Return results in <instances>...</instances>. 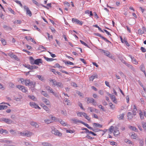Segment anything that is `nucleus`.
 I'll return each mask as SVG.
<instances>
[{
	"mask_svg": "<svg viewBox=\"0 0 146 146\" xmlns=\"http://www.w3.org/2000/svg\"><path fill=\"white\" fill-rule=\"evenodd\" d=\"M30 62L32 64H34L35 60L33 57L30 56Z\"/></svg>",
	"mask_w": 146,
	"mask_h": 146,
	"instance_id": "obj_37",
	"label": "nucleus"
},
{
	"mask_svg": "<svg viewBox=\"0 0 146 146\" xmlns=\"http://www.w3.org/2000/svg\"><path fill=\"white\" fill-rule=\"evenodd\" d=\"M20 80L22 84H25L26 86H33L34 87L36 84L35 82L31 81L30 80L28 79H24L23 78H21Z\"/></svg>",
	"mask_w": 146,
	"mask_h": 146,
	"instance_id": "obj_1",
	"label": "nucleus"
},
{
	"mask_svg": "<svg viewBox=\"0 0 146 146\" xmlns=\"http://www.w3.org/2000/svg\"><path fill=\"white\" fill-rule=\"evenodd\" d=\"M142 124L143 125V128L144 129L146 130V123L144 122H142Z\"/></svg>",
	"mask_w": 146,
	"mask_h": 146,
	"instance_id": "obj_48",
	"label": "nucleus"
},
{
	"mask_svg": "<svg viewBox=\"0 0 146 146\" xmlns=\"http://www.w3.org/2000/svg\"><path fill=\"white\" fill-rule=\"evenodd\" d=\"M42 101L46 105H48L50 104V101L48 99L43 97L42 98Z\"/></svg>",
	"mask_w": 146,
	"mask_h": 146,
	"instance_id": "obj_16",
	"label": "nucleus"
},
{
	"mask_svg": "<svg viewBox=\"0 0 146 146\" xmlns=\"http://www.w3.org/2000/svg\"><path fill=\"white\" fill-rule=\"evenodd\" d=\"M83 112H78L77 113V115L78 116L80 117H81L82 115Z\"/></svg>",
	"mask_w": 146,
	"mask_h": 146,
	"instance_id": "obj_61",
	"label": "nucleus"
},
{
	"mask_svg": "<svg viewBox=\"0 0 146 146\" xmlns=\"http://www.w3.org/2000/svg\"><path fill=\"white\" fill-rule=\"evenodd\" d=\"M64 63L66 64H69L70 65H74V63H73L69 61L65 62Z\"/></svg>",
	"mask_w": 146,
	"mask_h": 146,
	"instance_id": "obj_55",
	"label": "nucleus"
},
{
	"mask_svg": "<svg viewBox=\"0 0 146 146\" xmlns=\"http://www.w3.org/2000/svg\"><path fill=\"white\" fill-rule=\"evenodd\" d=\"M134 108H133V115H136V113H135V111H136L137 110L136 108V107L134 105Z\"/></svg>",
	"mask_w": 146,
	"mask_h": 146,
	"instance_id": "obj_47",
	"label": "nucleus"
},
{
	"mask_svg": "<svg viewBox=\"0 0 146 146\" xmlns=\"http://www.w3.org/2000/svg\"><path fill=\"white\" fill-rule=\"evenodd\" d=\"M86 137L88 139H94V137H90V136H89L88 135H88H87L86 136Z\"/></svg>",
	"mask_w": 146,
	"mask_h": 146,
	"instance_id": "obj_60",
	"label": "nucleus"
},
{
	"mask_svg": "<svg viewBox=\"0 0 146 146\" xmlns=\"http://www.w3.org/2000/svg\"><path fill=\"white\" fill-rule=\"evenodd\" d=\"M88 109L90 110V111L92 112L96 111L97 110L96 109H92L91 107L89 108H88Z\"/></svg>",
	"mask_w": 146,
	"mask_h": 146,
	"instance_id": "obj_49",
	"label": "nucleus"
},
{
	"mask_svg": "<svg viewBox=\"0 0 146 146\" xmlns=\"http://www.w3.org/2000/svg\"><path fill=\"white\" fill-rule=\"evenodd\" d=\"M22 98V97L21 96H19V98H17L16 97H15V100L17 101H20Z\"/></svg>",
	"mask_w": 146,
	"mask_h": 146,
	"instance_id": "obj_45",
	"label": "nucleus"
},
{
	"mask_svg": "<svg viewBox=\"0 0 146 146\" xmlns=\"http://www.w3.org/2000/svg\"><path fill=\"white\" fill-rule=\"evenodd\" d=\"M140 68L141 70L143 72H145V70H144V65H142L140 66Z\"/></svg>",
	"mask_w": 146,
	"mask_h": 146,
	"instance_id": "obj_53",
	"label": "nucleus"
},
{
	"mask_svg": "<svg viewBox=\"0 0 146 146\" xmlns=\"http://www.w3.org/2000/svg\"><path fill=\"white\" fill-rule=\"evenodd\" d=\"M16 87L23 92H26L27 91V90L24 86L19 85L16 86Z\"/></svg>",
	"mask_w": 146,
	"mask_h": 146,
	"instance_id": "obj_5",
	"label": "nucleus"
},
{
	"mask_svg": "<svg viewBox=\"0 0 146 146\" xmlns=\"http://www.w3.org/2000/svg\"><path fill=\"white\" fill-rule=\"evenodd\" d=\"M52 129V133L54 134L55 135H57L59 136H61L62 135L61 133L59 132L56 129H55L54 127H51Z\"/></svg>",
	"mask_w": 146,
	"mask_h": 146,
	"instance_id": "obj_2",
	"label": "nucleus"
},
{
	"mask_svg": "<svg viewBox=\"0 0 146 146\" xmlns=\"http://www.w3.org/2000/svg\"><path fill=\"white\" fill-rule=\"evenodd\" d=\"M10 131L11 133L14 135H16V132L15 131L13 130L12 129L10 130Z\"/></svg>",
	"mask_w": 146,
	"mask_h": 146,
	"instance_id": "obj_42",
	"label": "nucleus"
},
{
	"mask_svg": "<svg viewBox=\"0 0 146 146\" xmlns=\"http://www.w3.org/2000/svg\"><path fill=\"white\" fill-rule=\"evenodd\" d=\"M8 108V106L6 105H0V110L6 109Z\"/></svg>",
	"mask_w": 146,
	"mask_h": 146,
	"instance_id": "obj_26",
	"label": "nucleus"
},
{
	"mask_svg": "<svg viewBox=\"0 0 146 146\" xmlns=\"http://www.w3.org/2000/svg\"><path fill=\"white\" fill-rule=\"evenodd\" d=\"M41 145L43 146H51L52 144L48 142H42L41 143Z\"/></svg>",
	"mask_w": 146,
	"mask_h": 146,
	"instance_id": "obj_24",
	"label": "nucleus"
},
{
	"mask_svg": "<svg viewBox=\"0 0 146 146\" xmlns=\"http://www.w3.org/2000/svg\"><path fill=\"white\" fill-rule=\"evenodd\" d=\"M110 98H111L112 100L114 102H116V98H115V96L113 95H112L111 96V97Z\"/></svg>",
	"mask_w": 146,
	"mask_h": 146,
	"instance_id": "obj_41",
	"label": "nucleus"
},
{
	"mask_svg": "<svg viewBox=\"0 0 146 146\" xmlns=\"http://www.w3.org/2000/svg\"><path fill=\"white\" fill-rule=\"evenodd\" d=\"M119 133L120 132L119 131V129L116 127H115L113 133L114 135L115 136L117 135H119Z\"/></svg>",
	"mask_w": 146,
	"mask_h": 146,
	"instance_id": "obj_11",
	"label": "nucleus"
},
{
	"mask_svg": "<svg viewBox=\"0 0 146 146\" xmlns=\"http://www.w3.org/2000/svg\"><path fill=\"white\" fill-rule=\"evenodd\" d=\"M98 78V75L96 74H93L89 78V80L90 81H93L94 79L95 78Z\"/></svg>",
	"mask_w": 146,
	"mask_h": 146,
	"instance_id": "obj_13",
	"label": "nucleus"
},
{
	"mask_svg": "<svg viewBox=\"0 0 146 146\" xmlns=\"http://www.w3.org/2000/svg\"><path fill=\"white\" fill-rule=\"evenodd\" d=\"M41 94H42V95L43 96H45V97H46L47 98H49V96L47 94V93L43 91H41Z\"/></svg>",
	"mask_w": 146,
	"mask_h": 146,
	"instance_id": "obj_22",
	"label": "nucleus"
},
{
	"mask_svg": "<svg viewBox=\"0 0 146 146\" xmlns=\"http://www.w3.org/2000/svg\"><path fill=\"white\" fill-rule=\"evenodd\" d=\"M43 109L46 111H48L49 110V109L46 106L44 105L42 106Z\"/></svg>",
	"mask_w": 146,
	"mask_h": 146,
	"instance_id": "obj_58",
	"label": "nucleus"
},
{
	"mask_svg": "<svg viewBox=\"0 0 146 146\" xmlns=\"http://www.w3.org/2000/svg\"><path fill=\"white\" fill-rule=\"evenodd\" d=\"M30 124L32 126L35 127H38L39 126V125L37 123L34 121L31 122Z\"/></svg>",
	"mask_w": 146,
	"mask_h": 146,
	"instance_id": "obj_19",
	"label": "nucleus"
},
{
	"mask_svg": "<svg viewBox=\"0 0 146 146\" xmlns=\"http://www.w3.org/2000/svg\"><path fill=\"white\" fill-rule=\"evenodd\" d=\"M124 141L125 143H126L128 144H131L132 145L133 144L132 142H131V141H130V140H128L127 139H125L124 140Z\"/></svg>",
	"mask_w": 146,
	"mask_h": 146,
	"instance_id": "obj_31",
	"label": "nucleus"
},
{
	"mask_svg": "<svg viewBox=\"0 0 146 146\" xmlns=\"http://www.w3.org/2000/svg\"><path fill=\"white\" fill-rule=\"evenodd\" d=\"M36 76L39 80L42 81H43L44 80L43 77L41 76L37 75Z\"/></svg>",
	"mask_w": 146,
	"mask_h": 146,
	"instance_id": "obj_40",
	"label": "nucleus"
},
{
	"mask_svg": "<svg viewBox=\"0 0 146 146\" xmlns=\"http://www.w3.org/2000/svg\"><path fill=\"white\" fill-rule=\"evenodd\" d=\"M32 2L35 4L37 6L39 7L41 5V4L39 3L37 1L35 0H33L32 1Z\"/></svg>",
	"mask_w": 146,
	"mask_h": 146,
	"instance_id": "obj_32",
	"label": "nucleus"
},
{
	"mask_svg": "<svg viewBox=\"0 0 146 146\" xmlns=\"http://www.w3.org/2000/svg\"><path fill=\"white\" fill-rule=\"evenodd\" d=\"M127 117L128 119H131L133 117L132 113L129 112H128L127 114Z\"/></svg>",
	"mask_w": 146,
	"mask_h": 146,
	"instance_id": "obj_23",
	"label": "nucleus"
},
{
	"mask_svg": "<svg viewBox=\"0 0 146 146\" xmlns=\"http://www.w3.org/2000/svg\"><path fill=\"white\" fill-rule=\"evenodd\" d=\"M81 123L84 124V125H85L86 127H87L88 128V127H90L88 125V124L84 122H83L82 121V122H81Z\"/></svg>",
	"mask_w": 146,
	"mask_h": 146,
	"instance_id": "obj_63",
	"label": "nucleus"
},
{
	"mask_svg": "<svg viewBox=\"0 0 146 146\" xmlns=\"http://www.w3.org/2000/svg\"><path fill=\"white\" fill-rule=\"evenodd\" d=\"M101 52H104L105 54L109 58L113 59V57L112 56V55L110 53V52L108 51L101 50Z\"/></svg>",
	"mask_w": 146,
	"mask_h": 146,
	"instance_id": "obj_4",
	"label": "nucleus"
},
{
	"mask_svg": "<svg viewBox=\"0 0 146 146\" xmlns=\"http://www.w3.org/2000/svg\"><path fill=\"white\" fill-rule=\"evenodd\" d=\"M140 146H143L144 144L143 139H139Z\"/></svg>",
	"mask_w": 146,
	"mask_h": 146,
	"instance_id": "obj_36",
	"label": "nucleus"
},
{
	"mask_svg": "<svg viewBox=\"0 0 146 146\" xmlns=\"http://www.w3.org/2000/svg\"><path fill=\"white\" fill-rule=\"evenodd\" d=\"M94 35L96 36H98L102 38V36L99 33H95Z\"/></svg>",
	"mask_w": 146,
	"mask_h": 146,
	"instance_id": "obj_62",
	"label": "nucleus"
},
{
	"mask_svg": "<svg viewBox=\"0 0 146 146\" xmlns=\"http://www.w3.org/2000/svg\"><path fill=\"white\" fill-rule=\"evenodd\" d=\"M125 64L129 68L131 69L133 71H135V68L133 67V66L131 65H130V64H129L127 63H125Z\"/></svg>",
	"mask_w": 146,
	"mask_h": 146,
	"instance_id": "obj_17",
	"label": "nucleus"
},
{
	"mask_svg": "<svg viewBox=\"0 0 146 146\" xmlns=\"http://www.w3.org/2000/svg\"><path fill=\"white\" fill-rule=\"evenodd\" d=\"M50 82H52V85L55 86L56 85V84L57 82L56 81V80L54 79H51L50 80Z\"/></svg>",
	"mask_w": 146,
	"mask_h": 146,
	"instance_id": "obj_29",
	"label": "nucleus"
},
{
	"mask_svg": "<svg viewBox=\"0 0 146 146\" xmlns=\"http://www.w3.org/2000/svg\"><path fill=\"white\" fill-rule=\"evenodd\" d=\"M0 40L1 41L3 45H6V42L5 40L3 38H0Z\"/></svg>",
	"mask_w": 146,
	"mask_h": 146,
	"instance_id": "obj_39",
	"label": "nucleus"
},
{
	"mask_svg": "<svg viewBox=\"0 0 146 146\" xmlns=\"http://www.w3.org/2000/svg\"><path fill=\"white\" fill-rule=\"evenodd\" d=\"M93 125L94 127H102V125L98 123H93Z\"/></svg>",
	"mask_w": 146,
	"mask_h": 146,
	"instance_id": "obj_21",
	"label": "nucleus"
},
{
	"mask_svg": "<svg viewBox=\"0 0 146 146\" xmlns=\"http://www.w3.org/2000/svg\"><path fill=\"white\" fill-rule=\"evenodd\" d=\"M61 124L63 126H65L66 125V123H65L62 120L60 121Z\"/></svg>",
	"mask_w": 146,
	"mask_h": 146,
	"instance_id": "obj_59",
	"label": "nucleus"
},
{
	"mask_svg": "<svg viewBox=\"0 0 146 146\" xmlns=\"http://www.w3.org/2000/svg\"><path fill=\"white\" fill-rule=\"evenodd\" d=\"M25 38L27 40H31L32 42H33L35 44H36V42H35V41L33 40V39L30 36H29V37L26 36L25 37Z\"/></svg>",
	"mask_w": 146,
	"mask_h": 146,
	"instance_id": "obj_27",
	"label": "nucleus"
},
{
	"mask_svg": "<svg viewBox=\"0 0 146 146\" xmlns=\"http://www.w3.org/2000/svg\"><path fill=\"white\" fill-rule=\"evenodd\" d=\"M46 89L50 93H52L56 97L58 98L59 96L58 94L56 92H53L52 88L49 86H47L46 87Z\"/></svg>",
	"mask_w": 146,
	"mask_h": 146,
	"instance_id": "obj_3",
	"label": "nucleus"
},
{
	"mask_svg": "<svg viewBox=\"0 0 146 146\" xmlns=\"http://www.w3.org/2000/svg\"><path fill=\"white\" fill-rule=\"evenodd\" d=\"M71 122L73 123L77 124L78 123H81L82 121L75 118H72L70 119Z\"/></svg>",
	"mask_w": 146,
	"mask_h": 146,
	"instance_id": "obj_7",
	"label": "nucleus"
},
{
	"mask_svg": "<svg viewBox=\"0 0 146 146\" xmlns=\"http://www.w3.org/2000/svg\"><path fill=\"white\" fill-rule=\"evenodd\" d=\"M0 133H5L6 134H7L8 133V131L5 129H0Z\"/></svg>",
	"mask_w": 146,
	"mask_h": 146,
	"instance_id": "obj_34",
	"label": "nucleus"
},
{
	"mask_svg": "<svg viewBox=\"0 0 146 146\" xmlns=\"http://www.w3.org/2000/svg\"><path fill=\"white\" fill-rule=\"evenodd\" d=\"M48 117L51 119L52 120L55 121L56 120V118L55 117L52 116V115H50L48 116Z\"/></svg>",
	"mask_w": 146,
	"mask_h": 146,
	"instance_id": "obj_46",
	"label": "nucleus"
},
{
	"mask_svg": "<svg viewBox=\"0 0 146 146\" xmlns=\"http://www.w3.org/2000/svg\"><path fill=\"white\" fill-rule=\"evenodd\" d=\"M33 135V133L31 132L27 131H25V136L29 137Z\"/></svg>",
	"mask_w": 146,
	"mask_h": 146,
	"instance_id": "obj_12",
	"label": "nucleus"
},
{
	"mask_svg": "<svg viewBox=\"0 0 146 146\" xmlns=\"http://www.w3.org/2000/svg\"><path fill=\"white\" fill-rule=\"evenodd\" d=\"M114 128L113 126H111L109 129V130L110 132V133H111L113 132V130H114Z\"/></svg>",
	"mask_w": 146,
	"mask_h": 146,
	"instance_id": "obj_33",
	"label": "nucleus"
},
{
	"mask_svg": "<svg viewBox=\"0 0 146 146\" xmlns=\"http://www.w3.org/2000/svg\"><path fill=\"white\" fill-rule=\"evenodd\" d=\"M44 121L45 123L47 124H49L51 123L52 121L51 120L48 119H45L44 120Z\"/></svg>",
	"mask_w": 146,
	"mask_h": 146,
	"instance_id": "obj_43",
	"label": "nucleus"
},
{
	"mask_svg": "<svg viewBox=\"0 0 146 146\" xmlns=\"http://www.w3.org/2000/svg\"><path fill=\"white\" fill-rule=\"evenodd\" d=\"M140 49L143 52H146V49L142 47Z\"/></svg>",
	"mask_w": 146,
	"mask_h": 146,
	"instance_id": "obj_64",
	"label": "nucleus"
},
{
	"mask_svg": "<svg viewBox=\"0 0 146 146\" xmlns=\"http://www.w3.org/2000/svg\"><path fill=\"white\" fill-rule=\"evenodd\" d=\"M80 41L82 44L85 45L87 47H89L88 45L86 43L82 41V40H80Z\"/></svg>",
	"mask_w": 146,
	"mask_h": 146,
	"instance_id": "obj_54",
	"label": "nucleus"
},
{
	"mask_svg": "<svg viewBox=\"0 0 146 146\" xmlns=\"http://www.w3.org/2000/svg\"><path fill=\"white\" fill-rule=\"evenodd\" d=\"M129 57L131 58V59L132 62V63L135 64L137 65L138 64V62L137 61L136 59L133 57H132L131 55H129Z\"/></svg>",
	"mask_w": 146,
	"mask_h": 146,
	"instance_id": "obj_14",
	"label": "nucleus"
},
{
	"mask_svg": "<svg viewBox=\"0 0 146 146\" xmlns=\"http://www.w3.org/2000/svg\"><path fill=\"white\" fill-rule=\"evenodd\" d=\"M129 127L130 129L133 131H137V129L135 127L129 126Z\"/></svg>",
	"mask_w": 146,
	"mask_h": 146,
	"instance_id": "obj_30",
	"label": "nucleus"
},
{
	"mask_svg": "<svg viewBox=\"0 0 146 146\" xmlns=\"http://www.w3.org/2000/svg\"><path fill=\"white\" fill-rule=\"evenodd\" d=\"M23 7L26 10L27 12V14L29 15V16H31L32 15L31 12L29 8L28 7H27V6L25 5Z\"/></svg>",
	"mask_w": 146,
	"mask_h": 146,
	"instance_id": "obj_9",
	"label": "nucleus"
},
{
	"mask_svg": "<svg viewBox=\"0 0 146 146\" xmlns=\"http://www.w3.org/2000/svg\"><path fill=\"white\" fill-rule=\"evenodd\" d=\"M44 59L48 61H52L54 59L52 58H49L46 57L44 56Z\"/></svg>",
	"mask_w": 146,
	"mask_h": 146,
	"instance_id": "obj_35",
	"label": "nucleus"
},
{
	"mask_svg": "<svg viewBox=\"0 0 146 146\" xmlns=\"http://www.w3.org/2000/svg\"><path fill=\"white\" fill-rule=\"evenodd\" d=\"M42 60L41 59L38 58L35 60L34 63L35 64L38 65L40 63H42Z\"/></svg>",
	"mask_w": 146,
	"mask_h": 146,
	"instance_id": "obj_15",
	"label": "nucleus"
},
{
	"mask_svg": "<svg viewBox=\"0 0 146 146\" xmlns=\"http://www.w3.org/2000/svg\"><path fill=\"white\" fill-rule=\"evenodd\" d=\"M9 86L10 88H13L14 87L15 85L12 83H10L9 84Z\"/></svg>",
	"mask_w": 146,
	"mask_h": 146,
	"instance_id": "obj_56",
	"label": "nucleus"
},
{
	"mask_svg": "<svg viewBox=\"0 0 146 146\" xmlns=\"http://www.w3.org/2000/svg\"><path fill=\"white\" fill-rule=\"evenodd\" d=\"M72 22L73 23L75 22L77 23V24H79L80 25H82L83 23L82 21H80L78 19H72Z\"/></svg>",
	"mask_w": 146,
	"mask_h": 146,
	"instance_id": "obj_10",
	"label": "nucleus"
},
{
	"mask_svg": "<svg viewBox=\"0 0 146 146\" xmlns=\"http://www.w3.org/2000/svg\"><path fill=\"white\" fill-rule=\"evenodd\" d=\"M9 55L11 57H12L14 58L16 60H18V58L17 57V56L14 55L13 54H9Z\"/></svg>",
	"mask_w": 146,
	"mask_h": 146,
	"instance_id": "obj_25",
	"label": "nucleus"
},
{
	"mask_svg": "<svg viewBox=\"0 0 146 146\" xmlns=\"http://www.w3.org/2000/svg\"><path fill=\"white\" fill-rule=\"evenodd\" d=\"M137 137V135L135 134H132L131 135V137L133 139H135Z\"/></svg>",
	"mask_w": 146,
	"mask_h": 146,
	"instance_id": "obj_57",
	"label": "nucleus"
},
{
	"mask_svg": "<svg viewBox=\"0 0 146 146\" xmlns=\"http://www.w3.org/2000/svg\"><path fill=\"white\" fill-rule=\"evenodd\" d=\"M86 99L87 100V102L88 104L92 103L94 100L92 98H86Z\"/></svg>",
	"mask_w": 146,
	"mask_h": 146,
	"instance_id": "obj_20",
	"label": "nucleus"
},
{
	"mask_svg": "<svg viewBox=\"0 0 146 146\" xmlns=\"http://www.w3.org/2000/svg\"><path fill=\"white\" fill-rule=\"evenodd\" d=\"M120 38L121 40V41L122 43L124 42L125 44L126 45L128 46H129V44L127 41L126 39H124L123 40L121 37H120Z\"/></svg>",
	"mask_w": 146,
	"mask_h": 146,
	"instance_id": "obj_18",
	"label": "nucleus"
},
{
	"mask_svg": "<svg viewBox=\"0 0 146 146\" xmlns=\"http://www.w3.org/2000/svg\"><path fill=\"white\" fill-rule=\"evenodd\" d=\"M28 97L29 98L34 101H35L36 100V98L33 96H28Z\"/></svg>",
	"mask_w": 146,
	"mask_h": 146,
	"instance_id": "obj_38",
	"label": "nucleus"
},
{
	"mask_svg": "<svg viewBox=\"0 0 146 146\" xmlns=\"http://www.w3.org/2000/svg\"><path fill=\"white\" fill-rule=\"evenodd\" d=\"M30 105L32 107L36 108H38L39 109H40V108L34 102H30L29 103Z\"/></svg>",
	"mask_w": 146,
	"mask_h": 146,
	"instance_id": "obj_8",
	"label": "nucleus"
},
{
	"mask_svg": "<svg viewBox=\"0 0 146 146\" xmlns=\"http://www.w3.org/2000/svg\"><path fill=\"white\" fill-rule=\"evenodd\" d=\"M124 114L123 113L119 115L118 116V118L119 119H123L124 117Z\"/></svg>",
	"mask_w": 146,
	"mask_h": 146,
	"instance_id": "obj_28",
	"label": "nucleus"
},
{
	"mask_svg": "<svg viewBox=\"0 0 146 146\" xmlns=\"http://www.w3.org/2000/svg\"><path fill=\"white\" fill-rule=\"evenodd\" d=\"M139 115L140 118L141 119H144V117L142 112L141 111L139 113Z\"/></svg>",
	"mask_w": 146,
	"mask_h": 146,
	"instance_id": "obj_50",
	"label": "nucleus"
},
{
	"mask_svg": "<svg viewBox=\"0 0 146 146\" xmlns=\"http://www.w3.org/2000/svg\"><path fill=\"white\" fill-rule=\"evenodd\" d=\"M22 21L21 20H16L13 22L14 24L17 23L20 24L21 23Z\"/></svg>",
	"mask_w": 146,
	"mask_h": 146,
	"instance_id": "obj_44",
	"label": "nucleus"
},
{
	"mask_svg": "<svg viewBox=\"0 0 146 146\" xmlns=\"http://www.w3.org/2000/svg\"><path fill=\"white\" fill-rule=\"evenodd\" d=\"M15 2H16L21 7H23V5L20 1L18 0H16L15 1Z\"/></svg>",
	"mask_w": 146,
	"mask_h": 146,
	"instance_id": "obj_51",
	"label": "nucleus"
},
{
	"mask_svg": "<svg viewBox=\"0 0 146 146\" xmlns=\"http://www.w3.org/2000/svg\"><path fill=\"white\" fill-rule=\"evenodd\" d=\"M144 33L143 32V31H142V30L141 29H139L138 31V33L139 34L141 35L143 34Z\"/></svg>",
	"mask_w": 146,
	"mask_h": 146,
	"instance_id": "obj_52",
	"label": "nucleus"
},
{
	"mask_svg": "<svg viewBox=\"0 0 146 146\" xmlns=\"http://www.w3.org/2000/svg\"><path fill=\"white\" fill-rule=\"evenodd\" d=\"M1 120L8 124H11L13 122V121L11 119L4 118H1Z\"/></svg>",
	"mask_w": 146,
	"mask_h": 146,
	"instance_id": "obj_6",
	"label": "nucleus"
}]
</instances>
